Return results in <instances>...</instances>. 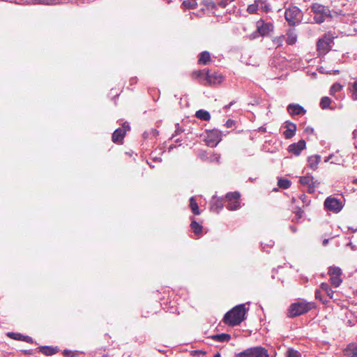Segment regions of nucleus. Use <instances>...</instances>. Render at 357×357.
I'll return each instance as SVG.
<instances>
[{
  "label": "nucleus",
  "mask_w": 357,
  "mask_h": 357,
  "mask_svg": "<svg viewBox=\"0 0 357 357\" xmlns=\"http://www.w3.org/2000/svg\"><path fill=\"white\" fill-rule=\"evenodd\" d=\"M311 11L314 14V20L317 24L323 23L327 18H332L328 7L318 3H313L310 6Z\"/></svg>",
  "instance_id": "nucleus-1"
},
{
  "label": "nucleus",
  "mask_w": 357,
  "mask_h": 357,
  "mask_svg": "<svg viewBox=\"0 0 357 357\" xmlns=\"http://www.w3.org/2000/svg\"><path fill=\"white\" fill-rule=\"evenodd\" d=\"M284 17L289 26H295L301 23L303 14L298 7L291 6L286 9Z\"/></svg>",
  "instance_id": "nucleus-2"
},
{
  "label": "nucleus",
  "mask_w": 357,
  "mask_h": 357,
  "mask_svg": "<svg viewBox=\"0 0 357 357\" xmlns=\"http://www.w3.org/2000/svg\"><path fill=\"white\" fill-rule=\"evenodd\" d=\"M256 31L252 33V38L268 36L273 31L274 26L272 22H266L263 19H260L256 22Z\"/></svg>",
  "instance_id": "nucleus-3"
},
{
  "label": "nucleus",
  "mask_w": 357,
  "mask_h": 357,
  "mask_svg": "<svg viewBox=\"0 0 357 357\" xmlns=\"http://www.w3.org/2000/svg\"><path fill=\"white\" fill-rule=\"evenodd\" d=\"M316 309V305L313 302H307L301 299L289 306L288 312H308Z\"/></svg>",
  "instance_id": "nucleus-4"
},
{
  "label": "nucleus",
  "mask_w": 357,
  "mask_h": 357,
  "mask_svg": "<svg viewBox=\"0 0 357 357\" xmlns=\"http://www.w3.org/2000/svg\"><path fill=\"white\" fill-rule=\"evenodd\" d=\"M235 357H268V354L265 348L262 347H255L236 354Z\"/></svg>",
  "instance_id": "nucleus-5"
},
{
  "label": "nucleus",
  "mask_w": 357,
  "mask_h": 357,
  "mask_svg": "<svg viewBox=\"0 0 357 357\" xmlns=\"http://www.w3.org/2000/svg\"><path fill=\"white\" fill-rule=\"evenodd\" d=\"M240 197L241 195L237 191L228 192L225 196V199L227 202V204L226 205L227 208L229 211H234L239 208L241 206Z\"/></svg>",
  "instance_id": "nucleus-6"
},
{
  "label": "nucleus",
  "mask_w": 357,
  "mask_h": 357,
  "mask_svg": "<svg viewBox=\"0 0 357 357\" xmlns=\"http://www.w3.org/2000/svg\"><path fill=\"white\" fill-rule=\"evenodd\" d=\"M301 185L307 188V192L314 193L315 189L319 187L320 183L317 180H314L312 175L307 174L306 176H301L299 179Z\"/></svg>",
  "instance_id": "nucleus-7"
},
{
  "label": "nucleus",
  "mask_w": 357,
  "mask_h": 357,
  "mask_svg": "<svg viewBox=\"0 0 357 357\" xmlns=\"http://www.w3.org/2000/svg\"><path fill=\"white\" fill-rule=\"evenodd\" d=\"M324 207L328 211L338 213L342 210L343 204L340 199L335 197H328L324 201Z\"/></svg>",
  "instance_id": "nucleus-8"
},
{
  "label": "nucleus",
  "mask_w": 357,
  "mask_h": 357,
  "mask_svg": "<svg viewBox=\"0 0 357 357\" xmlns=\"http://www.w3.org/2000/svg\"><path fill=\"white\" fill-rule=\"evenodd\" d=\"M328 275H330V281L333 286L337 287L342 282L341 275L342 270L337 266H331L328 268Z\"/></svg>",
  "instance_id": "nucleus-9"
},
{
  "label": "nucleus",
  "mask_w": 357,
  "mask_h": 357,
  "mask_svg": "<svg viewBox=\"0 0 357 357\" xmlns=\"http://www.w3.org/2000/svg\"><path fill=\"white\" fill-rule=\"evenodd\" d=\"M333 43V38L325 34L323 38L318 40L317 50L320 54H326L331 50V45Z\"/></svg>",
  "instance_id": "nucleus-10"
},
{
  "label": "nucleus",
  "mask_w": 357,
  "mask_h": 357,
  "mask_svg": "<svg viewBox=\"0 0 357 357\" xmlns=\"http://www.w3.org/2000/svg\"><path fill=\"white\" fill-rule=\"evenodd\" d=\"M245 314H225L223 321L225 324L234 326L239 325L245 319Z\"/></svg>",
  "instance_id": "nucleus-11"
},
{
  "label": "nucleus",
  "mask_w": 357,
  "mask_h": 357,
  "mask_svg": "<svg viewBox=\"0 0 357 357\" xmlns=\"http://www.w3.org/2000/svg\"><path fill=\"white\" fill-rule=\"evenodd\" d=\"M221 133L217 130H212L207 132L205 142L207 146L215 147L221 140Z\"/></svg>",
  "instance_id": "nucleus-12"
},
{
  "label": "nucleus",
  "mask_w": 357,
  "mask_h": 357,
  "mask_svg": "<svg viewBox=\"0 0 357 357\" xmlns=\"http://www.w3.org/2000/svg\"><path fill=\"white\" fill-rule=\"evenodd\" d=\"M204 79L206 80V85H215L220 84L223 81L224 77L220 73L206 70Z\"/></svg>",
  "instance_id": "nucleus-13"
},
{
  "label": "nucleus",
  "mask_w": 357,
  "mask_h": 357,
  "mask_svg": "<svg viewBox=\"0 0 357 357\" xmlns=\"http://www.w3.org/2000/svg\"><path fill=\"white\" fill-rule=\"evenodd\" d=\"M306 142L304 139L299 140L297 143L290 144L287 149L289 153L295 155H299L301 151L305 149Z\"/></svg>",
  "instance_id": "nucleus-14"
},
{
  "label": "nucleus",
  "mask_w": 357,
  "mask_h": 357,
  "mask_svg": "<svg viewBox=\"0 0 357 357\" xmlns=\"http://www.w3.org/2000/svg\"><path fill=\"white\" fill-rule=\"evenodd\" d=\"M287 110L291 116L296 115H303L306 113V110L303 107L298 104H289L287 107Z\"/></svg>",
  "instance_id": "nucleus-15"
},
{
  "label": "nucleus",
  "mask_w": 357,
  "mask_h": 357,
  "mask_svg": "<svg viewBox=\"0 0 357 357\" xmlns=\"http://www.w3.org/2000/svg\"><path fill=\"white\" fill-rule=\"evenodd\" d=\"M284 128L286 130L283 132V135L285 137V139H291L292 138L296 131V125L294 123H292L289 121H285V126Z\"/></svg>",
  "instance_id": "nucleus-16"
},
{
  "label": "nucleus",
  "mask_w": 357,
  "mask_h": 357,
  "mask_svg": "<svg viewBox=\"0 0 357 357\" xmlns=\"http://www.w3.org/2000/svg\"><path fill=\"white\" fill-rule=\"evenodd\" d=\"M126 135V133H125V130L119 128L114 131L112 136V140L115 144H122Z\"/></svg>",
  "instance_id": "nucleus-17"
},
{
  "label": "nucleus",
  "mask_w": 357,
  "mask_h": 357,
  "mask_svg": "<svg viewBox=\"0 0 357 357\" xmlns=\"http://www.w3.org/2000/svg\"><path fill=\"white\" fill-rule=\"evenodd\" d=\"M224 206V202L222 198L215 197L212 198L211 202V210L218 213Z\"/></svg>",
  "instance_id": "nucleus-18"
},
{
  "label": "nucleus",
  "mask_w": 357,
  "mask_h": 357,
  "mask_svg": "<svg viewBox=\"0 0 357 357\" xmlns=\"http://www.w3.org/2000/svg\"><path fill=\"white\" fill-rule=\"evenodd\" d=\"M6 335L13 340L24 341L28 343L33 342L32 337L27 335H24L19 333L8 332L7 333Z\"/></svg>",
  "instance_id": "nucleus-19"
},
{
  "label": "nucleus",
  "mask_w": 357,
  "mask_h": 357,
  "mask_svg": "<svg viewBox=\"0 0 357 357\" xmlns=\"http://www.w3.org/2000/svg\"><path fill=\"white\" fill-rule=\"evenodd\" d=\"M190 229L198 237L202 235L203 226L197 222L194 218H191Z\"/></svg>",
  "instance_id": "nucleus-20"
},
{
  "label": "nucleus",
  "mask_w": 357,
  "mask_h": 357,
  "mask_svg": "<svg viewBox=\"0 0 357 357\" xmlns=\"http://www.w3.org/2000/svg\"><path fill=\"white\" fill-rule=\"evenodd\" d=\"M206 76V72L202 70L193 71L191 74V77L193 79L198 80L201 84L206 85V80L204 77Z\"/></svg>",
  "instance_id": "nucleus-21"
},
{
  "label": "nucleus",
  "mask_w": 357,
  "mask_h": 357,
  "mask_svg": "<svg viewBox=\"0 0 357 357\" xmlns=\"http://www.w3.org/2000/svg\"><path fill=\"white\" fill-rule=\"evenodd\" d=\"M344 355L347 357H357V344H349L343 351Z\"/></svg>",
  "instance_id": "nucleus-22"
},
{
  "label": "nucleus",
  "mask_w": 357,
  "mask_h": 357,
  "mask_svg": "<svg viewBox=\"0 0 357 357\" xmlns=\"http://www.w3.org/2000/svg\"><path fill=\"white\" fill-rule=\"evenodd\" d=\"M38 350L45 356H52L59 351L57 347H52L50 346H40L38 347Z\"/></svg>",
  "instance_id": "nucleus-23"
},
{
  "label": "nucleus",
  "mask_w": 357,
  "mask_h": 357,
  "mask_svg": "<svg viewBox=\"0 0 357 357\" xmlns=\"http://www.w3.org/2000/svg\"><path fill=\"white\" fill-rule=\"evenodd\" d=\"M210 61H211V57L208 51H204L199 54L198 63L199 65H207Z\"/></svg>",
  "instance_id": "nucleus-24"
},
{
  "label": "nucleus",
  "mask_w": 357,
  "mask_h": 357,
  "mask_svg": "<svg viewBox=\"0 0 357 357\" xmlns=\"http://www.w3.org/2000/svg\"><path fill=\"white\" fill-rule=\"evenodd\" d=\"M321 161V156L319 155H314L308 157L307 162L309 167L315 170L317 169L318 165Z\"/></svg>",
  "instance_id": "nucleus-25"
},
{
  "label": "nucleus",
  "mask_w": 357,
  "mask_h": 357,
  "mask_svg": "<svg viewBox=\"0 0 357 357\" xmlns=\"http://www.w3.org/2000/svg\"><path fill=\"white\" fill-rule=\"evenodd\" d=\"M189 202H190L189 206L190 208V210H191L192 213L195 215H200L201 211H200V210L199 208V206H198L197 202H196L195 198L194 197H191L190 198Z\"/></svg>",
  "instance_id": "nucleus-26"
},
{
  "label": "nucleus",
  "mask_w": 357,
  "mask_h": 357,
  "mask_svg": "<svg viewBox=\"0 0 357 357\" xmlns=\"http://www.w3.org/2000/svg\"><path fill=\"white\" fill-rule=\"evenodd\" d=\"M211 339L216 342H225L231 339V336L227 333H221L212 335Z\"/></svg>",
  "instance_id": "nucleus-27"
},
{
  "label": "nucleus",
  "mask_w": 357,
  "mask_h": 357,
  "mask_svg": "<svg viewBox=\"0 0 357 357\" xmlns=\"http://www.w3.org/2000/svg\"><path fill=\"white\" fill-rule=\"evenodd\" d=\"M195 116L202 121H209L211 119V115L208 112L204 110V109H199L196 112Z\"/></svg>",
  "instance_id": "nucleus-28"
},
{
  "label": "nucleus",
  "mask_w": 357,
  "mask_h": 357,
  "mask_svg": "<svg viewBox=\"0 0 357 357\" xmlns=\"http://www.w3.org/2000/svg\"><path fill=\"white\" fill-rule=\"evenodd\" d=\"M321 292L326 294L327 297L331 298L333 297V291L331 289L330 285L328 283L323 282L320 285V289Z\"/></svg>",
  "instance_id": "nucleus-29"
},
{
  "label": "nucleus",
  "mask_w": 357,
  "mask_h": 357,
  "mask_svg": "<svg viewBox=\"0 0 357 357\" xmlns=\"http://www.w3.org/2000/svg\"><path fill=\"white\" fill-rule=\"evenodd\" d=\"M247 304L248 303L237 305L229 310L227 312H248L249 308L246 306Z\"/></svg>",
  "instance_id": "nucleus-30"
},
{
  "label": "nucleus",
  "mask_w": 357,
  "mask_h": 357,
  "mask_svg": "<svg viewBox=\"0 0 357 357\" xmlns=\"http://www.w3.org/2000/svg\"><path fill=\"white\" fill-rule=\"evenodd\" d=\"M255 3L257 6H259L261 10L266 13H268L271 10L269 4L264 0H255Z\"/></svg>",
  "instance_id": "nucleus-31"
},
{
  "label": "nucleus",
  "mask_w": 357,
  "mask_h": 357,
  "mask_svg": "<svg viewBox=\"0 0 357 357\" xmlns=\"http://www.w3.org/2000/svg\"><path fill=\"white\" fill-rule=\"evenodd\" d=\"M332 102V100L328 96L322 97L319 103V105L321 109H326L330 108V105Z\"/></svg>",
  "instance_id": "nucleus-32"
},
{
  "label": "nucleus",
  "mask_w": 357,
  "mask_h": 357,
  "mask_svg": "<svg viewBox=\"0 0 357 357\" xmlns=\"http://www.w3.org/2000/svg\"><path fill=\"white\" fill-rule=\"evenodd\" d=\"M291 181L287 178H280L278 181V185L282 189H287L291 186Z\"/></svg>",
  "instance_id": "nucleus-33"
},
{
  "label": "nucleus",
  "mask_w": 357,
  "mask_h": 357,
  "mask_svg": "<svg viewBox=\"0 0 357 357\" xmlns=\"http://www.w3.org/2000/svg\"><path fill=\"white\" fill-rule=\"evenodd\" d=\"M182 6L188 9H194L197 6V3L195 0H185L182 3Z\"/></svg>",
  "instance_id": "nucleus-34"
},
{
  "label": "nucleus",
  "mask_w": 357,
  "mask_h": 357,
  "mask_svg": "<svg viewBox=\"0 0 357 357\" xmlns=\"http://www.w3.org/2000/svg\"><path fill=\"white\" fill-rule=\"evenodd\" d=\"M342 89V85L340 83H334L330 89V94L331 96H335V93L340 91Z\"/></svg>",
  "instance_id": "nucleus-35"
},
{
  "label": "nucleus",
  "mask_w": 357,
  "mask_h": 357,
  "mask_svg": "<svg viewBox=\"0 0 357 357\" xmlns=\"http://www.w3.org/2000/svg\"><path fill=\"white\" fill-rule=\"evenodd\" d=\"M296 40H297V37H296V34H294L292 32L287 33V38L286 40L287 45H292L295 44L296 42Z\"/></svg>",
  "instance_id": "nucleus-36"
},
{
  "label": "nucleus",
  "mask_w": 357,
  "mask_h": 357,
  "mask_svg": "<svg viewBox=\"0 0 357 357\" xmlns=\"http://www.w3.org/2000/svg\"><path fill=\"white\" fill-rule=\"evenodd\" d=\"M286 357H301V354L293 349H289L286 353Z\"/></svg>",
  "instance_id": "nucleus-37"
},
{
  "label": "nucleus",
  "mask_w": 357,
  "mask_h": 357,
  "mask_svg": "<svg viewBox=\"0 0 357 357\" xmlns=\"http://www.w3.org/2000/svg\"><path fill=\"white\" fill-rule=\"evenodd\" d=\"M314 296H315L316 299H318L323 303L326 302V300L325 298H324V296L322 295V292L321 290L317 289L315 291Z\"/></svg>",
  "instance_id": "nucleus-38"
},
{
  "label": "nucleus",
  "mask_w": 357,
  "mask_h": 357,
  "mask_svg": "<svg viewBox=\"0 0 357 357\" xmlns=\"http://www.w3.org/2000/svg\"><path fill=\"white\" fill-rule=\"evenodd\" d=\"M352 98L354 100H357V81L352 85Z\"/></svg>",
  "instance_id": "nucleus-39"
},
{
  "label": "nucleus",
  "mask_w": 357,
  "mask_h": 357,
  "mask_svg": "<svg viewBox=\"0 0 357 357\" xmlns=\"http://www.w3.org/2000/svg\"><path fill=\"white\" fill-rule=\"evenodd\" d=\"M258 7H259V6H257L256 3L255 2L254 4L250 5L248 6V11L249 13H251V14L255 13Z\"/></svg>",
  "instance_id": "nucleus-40"
},
{
  "label": "nucleus",
  "mask_w": 357,
  "mask_h": 357,
  "mask_svg": "<svg viewBox=\"0 0 357 357\" xmlns=\"http://www.w3.org/2000/svg\"><path fill=\"white\" fill-rule=\"evenodd\" d=\"M121 129L125 130V133H126L128 131L130 130V126L129 125V123L126 121L122 123V126L120 128Z\"/></svg>",
  "instance_id": "nucleus-41"
},
{
  "label": "nucleus",
  "mask_w": 357,
  "mask_h": 357,
  "mask_svg": "<svg viewBox=\"0 0 357 357\" xmlns=\"http://www.w3.org/2000/svg\"><path fill=\"white\" fill-rule=\"evenodd\" d=\"M63 354L66 357H75V354L70 350H64Z\"/></svg>",
  "instance_id": "nucleus-42"
},
{
  "label": "nucleus",
  "mask_w": 357,
  "mask_h": 357,
  "mask_svg": "<svg viewBox=\"0 0 357 357\" xmlns=\"http://www.w3.org/2000/svg\"><path fill=\"white\" fill-rule=\"evenodd\" d=\"M303 212H304V211H303L301 208H299V209L298 210V211H297V212H296V218H297L298 220L302 218Z\"/></svg>",
  "instance_id": "nucleus-43"
},
{
  "label": "nucleus",
  "mask_w": 357,
  "mask_h": 357,
  "mask_svg": "<svg viewBox=\"0 0 357 357\" xmlns=\"http://www.w3.org/2000/svg\"><path fill=\"white\" fill-rule=\"evenodd\" d=\"M234 102H235L234 101H231L230 103H229L228 105H225L224 107V109H226V110L229 109L234 105Z\"/></svg>",
  "instance_id": "nucleus-44"
},
{
  "label": "nucleus",
  "mask_w": 357,
  "mask_h": 357,
  "mask_svg": "<svg viewBox=\"0 0 357 357\" xmlns=\"http://www.w3.org/2000/svg\"><path fill=\"white\" fill-rule=\"evenodd\" d=\"M300 314H298V313H296V314H289V317H291V318H293V317H296L298 315H300Z\"/></svg>",
  "instance_id": "nucleus-45"
},
{
  "label": "nucleus",
  "mask_w": 357,
  "mask_h": 357,
  "mask_svg": "<svg viewBox=\"0 0 357 357\" xmlns=\"http://www.w3.org/2000/svg\"><path fill=\"white\" fill-rule=\"evenodd\" d=\"M231 123H232V121L228 120L226 123V125L227 127H229V126H231Z\"/></svg>",
  "instance_id": "nucleus-46"
},
{
  "label": "nucleus",
  "mask_w": 357,
  "mask_h": 357,
  "mask_svg": "<svg viewBox=\"0 0 357 357\" xmlns=\"http://www.w3.org/2000/svg\"><path fill=\"white\" fill-rule=\"evenodd\" d=\"M353 135L354 137H357V130H354L353 132Z\"/></svg>",
  "instance_id": "nucleus-47"
},
{
  "label": "nucleus",
  "mask_w": 357,
  "mask_h": 357,
  "mask_svg": "<svg viewBox=\"0 0 357 357\" xmlns=\"http://www.w3.org/2000/svg\"><path fill=\"white\" fill-rule=\"evenodd\" d=\"M328 242V239H324V241H323V245H326Z\"/></svg>",
  "instance_id": "nucleus-48"
},
{
  "label": "nucleus",
  "mask_w": 357,
  "mask_h": 357,
  "mask_svg": "<svg viewBox=\"0 0 357 357\" xmlns=\"http://www.w3.org/2000/svg\"><path fill=\"white\" fill-rule=\"evenodd\" d=\"M213 357H220V353H217L215 354Z\"/></svg>",
  "instance_id": "nucleus-49"
},
{
  "label": "nucleus",
  "mask_w": 357,
  "mask_h": 357,
  "mask_svg": "<svg viewBox=\"0 0 357 357\" xmlns=\"http://www.w3.org/2000/svg\"><path fill=\"white\" fill-rule=\"evenodd\" d=\"M353 183L357 184V178L353 181Z\"/></svg>",
  "instance_id": "nucleus-50"
},
{
  "label": "nucleus",
  "mask_w": 357,
  "mask_h": 357,
  "mask_svg": "<svg viewBox=\"0 0 357 357\" xmlns=\"http://www.w3.org/2000/svg\"><path fill=\"white\" fill-rule=\"evenodd\" d=\"M260 130H261V131H264V132H265V131H266V128H262V127H261V128H260Z\"/></svg>",
  "instance_id": "nucleus-51"
},
{
  "label": "nucleus",
  "mask_w": 357,
  "mask_h": 357,
  "mask_svg": "<svg viewBox=\"0 0 357 357\" xmlns=\"http://www.w3.org/2000/svg\"><path fill=\"white\" fill-rule=\"evenodd\" d=\"M330 157L327 158L326 160H325V162H328V160H329Z\"/></svg>",
  "instance_id": "nucleus-52"
},
{
  "label": "nucleus",
  "mask_w": 357,
  "mask_h": 357,
  "mask_svg": "<svg viewBox=\"0 0 357 357\" xmlns=\"http://www.w3.org/2000/svg\"><path fill=\"white\" fill-rule=\"evenodd\" d=\"M195 352H199V353L204 354V352H202V351H196Z\"/></svg>",
  "instance_id": "nucleus-53"
}]
</instances>
